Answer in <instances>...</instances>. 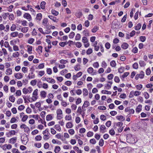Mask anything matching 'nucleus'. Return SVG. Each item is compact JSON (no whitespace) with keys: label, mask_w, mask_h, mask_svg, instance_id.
Instances as JSON below:
<instances>
[{"label":"nucleus","mask_w":153,"mask_h":153,"mask_svg":"<svg viewBox=\"0 0 153 153\" xmlns=\"http://www.w3.org/2000/svg\"><path fill=\"white\" fill-rule=\"evenodd\" d=\"M126 139L127 142L131 143H134L137 141V139L134 137L132 135L128 134L127 135Z\"/></svg>","instance_id":"1"},{"label":"nucleus","mask_w":153,"mask_h":153,"mask_svg":"<svg viewBox=\"0 0 153 153\" xmlns=\"http://www.w3.org/2000/svg\"><path fill=\"white\" fill-rule=\"evenodd\" d=\"M43 134L44 135L43 138L45 140H47L49 138V135L50 134L48 129L43 131Z\"/></svg>","instance_id":"2"},{"label":"nucleus","mask_w":153,"mask_h":153,"mask_svg":"<svg viewBox=\"0 0 153 153\" xmlns=\"http://www.w3.org/2000/svg\"><path fill=\"white\" fill-rule=\"evenodd\" d=\"M32 91V89L30 87H29L27 89L26 88H24L23 89V92L24 94H26L28 93H31Z\"/></svg>","instance_id":"3"},{"label":"nucleus","mask_w":153,"mask_h":153,"mask_svg":"<svg viewBox=\"0 0 153 153\" xmlns=\"http://www.w3.org/2000/svg\"><path fill=\"white\" fill-rule=\"evenodd\" d=\"M42 25L45 26L46 27L47 29L49 28L48 25L49 23H48V19L47 18H45L43 19L42 22Z\"/></svg>","instance_id":"4"},{"label":"nucleus","mask_w":153,"mask_h":153,"mask_svg":"<svg viewBox=\"0 0 153 153\" xmlns=\"http://www.w3.org/2000/svg\"><path fill=\"white\" fill-rule=\"evenodd\" d=\"M126 112H129V114H133L134 113V110L133 109H130L129 107H127L125 109Z\"/></svg>","instance_id":"5"},{"label":"nucleus","mask_w":153,"mask_h":153,"mask_svg":"<svg viewBox=\"0 0 153 153\" xmlns=\"http://www.w3.org/2000/svg\"><path fill=\"white\" fill-rule=\"evenodd\" d=\"M14 76L15 78L17 79H20L23 77V75L21 73H17L15 74Z\"/></svg>","instance_id":"6"},{"label":"nucleus","mask_w":153,"mask_h":153,"mask_svg":"<svg viewBox=\"0 0 153 153\" xmlns=\"http://www.w3.org/2000/svg\"><path fill=\"white\" fill-rule=\"evenodd\" d=\"M23 17L27 19L29 21H30L31 20V17L30 15L28 13H25L24 14L23 16Z\"/></svg>","instance_id":"7"},{"label":"nucleus","mask_w":153,"mask_h":153,"mask_svg":"<svg viewBox=\"0 0 153 153\" xmlns=\"http://www.w3.org/2000/svg\"><path fill=\"white\" fill-rule=\"evenodd\" d=\"M142 105H139L136 108V112L138 113H139L142 110Z\"/></svg>","instance_id":"8"},{"label":"nucleus","mask_w":153,"mask_h":153,"mask_svg":"<svg viewBox=\"0 0 153 153\" xmlns=\"http://www.w3.org/2000/svg\"><path fill=\"white\" fill-rule=\"evenodd\" d=\"M116 118L118 120L121 121H123L125 120V117L122 115L117 116H116Z\"/></svg>","instance_id":"9"},{"label":"nucleus","mask_w":153,"mask_h":153,"mask_svg":"<svg viewBox=\"0 0 153 153\" xmlns=\"http://www.w3.org/2000/svg\"><path fill=\"white\" fill-rule=\"evenodd\" d=\"M128 45L126 43H123L121 45V47L124 49H126L128 48Z\"/></svg>","instance_id":"10"},{"label":"nucleus","mask_w":153,"mask_h":153,"mask_svg":"<svg viewBox=\"0 0 153 153\" xmlns=\"http://www.w3.org/2000/svg\"><path fill=\"white\" fill-rule=\"evenodd\" d=\"M60 148L59 146H56L54 151L55 153H58L60 150Z\"/></svg>","instance_id":"11"},{"label":"nucleus","mask_w":153,"mask_h":153,"mask_svg":"<svg viewBox=\"0 0 153 153\" xmlns=\"http://www.w3.org/2000/svg\"><path fill=\"white\" fill-rule=\"evenodd\" d=\"M46 93L44 91H41L40 92V96L41 97L45 98L46 96Z\"/></svg>","instance_id":"12"},{"label":"nucleus","mask_w":153,"mask_h":153,"mask_svg":"<svg viewBox=\"0 0 153 153\" xmlns=\"http://www.w3.org/2000/svg\"><path fill=\"white\" fill-rule=\"evenodd\" d=\"M48 17L54 22H57L56 18L52 15H49Z\"/></svg>","instance_id":"13"},{"label":"nucleus","mask_w":153,"mask_h":153,"mask_svg":"<svg viewBox=\"0 0 153 153\" xmlns=\"http://www.w3.org/2000/svg\"><path fill=\"white\" fill-rule=\"evenodd\" d=\"M106 128L104 125H101L100 127V131L102 132V133H104L105 131H103Z\"/></svg>","instance_id":"14"},{"label":"nucleus","mask_w":153,"mask_h":153,"mask_svg":"<svg viewBox=\"0 0 153 153\" xmlns=\"http://www.w3.org/2000/svg\"><path fill=\"white\" fill-rule=\"evenodd\" d=\"M99 27L97 26H95L92 29L91 31L93 33H95L98 30Z\"/></svg>","instance_id":"15"},{"label":"nucleus","mask_w":153,"mask_h":153,"mask_svg":"<svg viewBox=\"0 0 153 153\" xmlns=\"http://www.w3.org/2000/svg\"><path fill=\"white\" fill-rule=\"evenodd\" d=\"M73 126V124L71 122H68L66 124V127L67 128H71Z\"/></svg>","instance_id":"16"},{"label":"nucleus","mask_w":153,"mask_h":153,"mask_svg":"<svg viewBox=\"0 0 153 153\" xmlns=\"http://www.w3.org/2000/svg\"><path fill=\"white\" fill-rule=\"evenodd\" d=\"M53 119V117L51 114L48 115L46 117V120L47 121L51 120Z\"/></svg>","instance_id":"17"},{"label":"nucleus","mask_w":153,"mask_h":153,"mask_svg":"<svg viewBox=\"0 0 153 153\" xmlns=\"http://www.w3.org/2000/svg\"><path fill=\"white\" fill-rule=\"evenodd\" d=\"M42 18V15L41 13H39L37 14L36 17L37 19L40 21Z\"/></svg>","instance_id":"18"},{"label":"nucleus","mask_w":153,"mask_h":153,"mask_svg":"<svg viewBox=\"0 0 153 153\" xmlns=\"http://www.w3.org/2000/svg\"><path fill=\"white\" fill-rule=\"evenodd\" d=\"M83 95L86 96L88 95V92L86 88H84L83 90Z\"/></svg>","instance_id":"19"},{"label":"nucleus","mask_w":153,"mask_h":153,"mask_svg":"<svg viewBox=\"0 0 153 153\" xmlns=\"http://www.w3.org/2000/svg\"><path fill=\"white\" fill-rule=\"evenodd\" d=\"M46 4V3L44 1H42L40 4V7L41 9H44L45 8V5Z\"/></svg>","instance_id":"20"},{"label":"nucleus","mask_w":153,"mask_h":153,"mask_svg":"<svg viewBox=\"0 0 153 153\" xmlns=\"http://www.w3.org/2000/svg\"><path fill=\"white\" fill-rule=\"evenodd\" d=\"M17 140L16 137H14L10 139V143L14 144L16 141Z\"/></svg>","instance_id":"21"},{"label":"nucleus","mask_w":153,"mask_h":153,"mask_svg":"<svg viewBox=\"0 0 153 153\" xmlns=\"http://www.w3.org/2000/svg\"><path fill=\"white\" fill-rule=\"evenodd\" d=\"M2 148L3 150H6V149H10V145H7V144H4L2 146Z\"/></svg>","instance_id":"22"},{"label":"nucleus","mask_w":153,"mask_h":153,"mask_svg":"<svg viewBox=\"0 0 153 153\" xmlns=\"http://www.w3.org/2000/svg\"><path fill=\"white\" fill-rule=\"evenodd\" d=\"M27 51L29 54H31V52L32 51L33 47L32 46H29V45H27Z\"/></svg>","instance_id":"23"},{"label":"nucleus","mask_w":153,"mask_h":153,"mask_svg":"<svg viewBox=\"0 0 153 153\" xmlns=\"http://www.w3.org/2000/svg\"><path fill=\"white\" fill-rule=\"evenodd\" d=\"M141 27V24L140 23H139L135 27V29L136 30H140Z\"/></svg>","instance_id":"24"},{"label":"nucleus","mask_w":153,"mask_h":153,"mask_svg":"<svg viewBox=\"0 0 153 153\" xmlns=\"http://www.w3.org/2000/svg\"><path fill=\"white\" fill-rule=\"evenodd\" d=\"M80 65L79 64H77L76 66L74 67V69L76 71H78L80 69V68L79 67Z\"/></svg>","instance_id":"25"},{"label":"nucleus","mask_w":153,"mask_h":153,"mask_svg":"<svg viewBox=\"0 0 153 153\" xmlns=\"http://www.w3.org/2000/svg\"><path fill=\"white\" fill-rule=\"evenodd\" d=\"M139 64L140 66L141 67L144 66L146 64L142 60H140L139 62Z\"/></svg>","instance_id":"26"},{"label":"nucleus","mask_w":153,"mask_h":153,"mask_svg":"<svg viewBox=\"0 0 153 153\" xmlns=\"http://www.w3.org/2000/svg\"><path fill=\"white\" fill-rule=\"evenodd\" d=\"M101 93L103 94H111V92L110 91H108L107 90H102L101 91Z\"/></svg>","instance_id":"27"},{"label":"nucleus","mask_w":153,"mask_h":153,"mask_svg":"<svg viewBox=\"0 0 153 153\" xmlns=\"http://www.w3.org/2000/svg\"><path fill=\"white\" fill-rule=\"evenodd\" d=\"M94 71V69L92 67L89 68L87 69L88 72L90 74H92Z\"/></svg>","instance_id":"28"},{"label":"nucleus","mask_w":153,"mask_h":153,"mask_svg":"<svg viewBox=\"0 0 153 153\" xmlns=\"http://www.w3.org/2000/svg\"><path fill=\"white\" fill-rule=\"evenodd\" d=\"M138 75H139V76L140 78L142 79L144 77V72L143 71H141L140 73L139 74H138Z\"/></svg>","instance_id":"29"},{"label":"nucleus","mask_w":153,"mask_h":153,"mask_svg":"<svg viewBox=\"0 0 153 153\" xmlns=\"http://www.w3.org/2000/svg\"><path fill=\"white\" fill-rule=\"evenodd\" d=\"M83 33L84 34L85 36H89V32L87 30H84L83 31Z\"/></svg>","instance_id":"30"},{"label":"nucleus","mask_w":153,"mask_h":153,"mask_svg":"<svg viewBox=\"0 0 153 153\" xmlns=\"http://www.w3.org/2000/svg\"><path fill=\"white\" fill-rule=\"evenodd\" d=\"M90 105L89 102L88 101H85L84 103V108H86L89 106Z\"/></svg>","instance_id":"31"},{"label":"nucleus","mask_w":153,"mask_h":153,"mask_svg":"<svg viewBox=\"0 0 153 153\" xmlns=\"http://www.w3.org/2000/svg\"><path fill=\"white\" fill-rule=\"evenodd\" d=\"M110 65L112 67H115L116 66V63L115 61L112 60L110 63Z\"/></svg>","instance_id":"32"},{"label":"nucleus","mask_w":153,"mask_h":153,"mask_svg":"<svg viewBox=\"0 0 153 153\" xmlns=\"http://www.w3.org/2000/svg\"><path fill=\"white\" fill-rule=\"evenodd\" d=\"M54 128L57 130L58 131H60L61 130V128L60 126L58 125H56L54 126Z\"/></svg>","instance_id":"33"},{"label":"nucleus","mask_w":153,"mask_h":153,"mask_svg":"<svg viewBox=\"0 0 153 153\" xmlns=\"http://www.w3.org/2000/svg\"><path fill=\"white\" fill-rule=\"evenodd\" d=\"M51 13L53 14L55 16L58 15L59 14V13L58 12L53 9L51 10Z\"/></svg>","instance_id":"34"},{"label":"nucleus","mask_w":153,"mask_h":153,"mask_svg":"<svg viewBox=\"0 0 153 153\" xmlns=\"http://www.w3.org/2000/svg\"><path fill=\"white\" fill-rule=\"evenodd\" d=\"M28 30V27H24L22 28L21 30V31L23 33H25L27 32Z\"/></svg>","instance_id":"35"},{"label":"nucleus","mask_w":153,"mask_h":153,"mask_svg":"<svg viewBox=\"0 0 153 153\" xmlns=\"http://www.w3.org/2000/svg\"><path fill=\"white\" fill-rule=\"evenodd\" d=\"M75 35V33L73 32H72L69 35V37L70 39L73 38L74 37Z\"/></svg>","instance_id":"36"},{"label":"nucleus","mask_w":153,"mask_h":153,"mask_svg":"<svg viewBox=\"0 0 153 153\" xmlns=\"http://www.w3.org/2000/svg\"><path fill=\"white\" fill-rule=\"evenodd\" d=\"M124 67H121L120 68L118 69V72L120 73H122L124 72Z\"/></svg>","instance_id":"37"},{"label":"nucleus","mask_w":153,"mask_h":153,"mask_svg":"<svg viewBox=\"0 0 153 153\" xmlns=\"http://www.w3.org/2000/svg\"><path fill=\"white\" fill-rule=\"evenodd\" d=\"M37 82V80L36 79H34L31 81L30 82V84L33 86L35 85Z\"/></svg>","instance_id":"38"},{"label":"nucleus","mask_w":153,"mask_h":153,"mask_svg":"<svg viewBox=\"0 0 153 153\" xmlns=\"http://www.w3.org/2000/svg\"><path fill=\"white\" fill-rule=\"evenodd\" d=\"M42 137L40 135H37L35 137L36 141H40L42 140Z\"/></svg>","instance_id":"39"},{"label":"nucleus","mask_w":153,"mask_h":153,"mask_svg":"<svg viewBox=\"0 0 153 153\" xmlns=\"http://www.w3.org/2000/svg\"><path fill=\"white\" fill-rule=\"evenodd\" d=\"M104 141L103 139H101L99 142V145L101 146H102L104 144Z\"/></svg>","instance_id":"40"},{"label":"nucleus","mask_w":153,"mask_h":153,"mask_svg":"<svg viewBox=\"0 0 153 153\" xmlns=\"http://www.w3.org/2000/svg\"><path fill=\"white\" fill-rule=\"evenodd\" d=\"M82 42L84 43H85L88 42V39L86 37H83L82 39Z\"/></svg>","instance_id":"41"},{"label":"nucleus","mask_w":153,"mask_h":153,"mask_svg":"<svg viewBox=\"0 0 153 153\" xmlns=\"http://www.w3.org/2000/svg\"><path fill=\"white\" fill-rule=\"evenodd\" d=\"M93 51L91 48H89L86 51V53L88 55L91 54L92 53Z\"/></svg>","instance_id":"42"},{"label":"nucleus","mask_w":153,"mask_h":153,"mask_svg":"<svg viewBox=\"0 0 153 153\" xmlns=\"http://www.w3.org/2000/svg\"><path fill=\"white\" fill-rule=\"evenodd\" d=\"M140 39L141 42H143L146 40V38L145 36H141L140 37Z\"/></svg>","instance_id":"43"},{"label":"nucleus","mask_w":153,"mask_h":153,"mask_svg":"<svg viewBox=\"0 0 153 153\" xmlns=\"http://www.w3.org/2000/svg\"><path fill=\"white\" fill-rule=\"evenodd\" d=\"M80 37L81 36L80 34L79 33H77L76 36L75 38V40H79L80 39Z\"/></svg>","instance_id":"44"},{"label":"nucleus","mask_w":153,"mask_h":153,"mask_svg":"<svg viewBox=\"0 0 153 153\" xmlns=\"http://www.w3.org/2000/svg\"><path fill=\"white\" fill-rule=\"evenodd\" d=\"M65 118L66 120H70L71 119V116L70 115H67Z\"/></svg>","instance_id":"45"},{"label":"nucleus","mask_w":153,"mask_h":153,"mask_svg":"<svg viewBox=\"0 0 153 153\" xmlns=\"http://www.w3.org/2000/svg\"><path fill=\"white\" fill-rule=\"evenodd\" d=\"M18 34V33L17 32H14L11 33V35L13 37L16 36Z\"/></svg>","instance_id":"46"},{"label":"nucleus","mask_w":153,"mask_h":153,"mask_svg":"<svg viewBox=\"0 0 153 153\" xmlns=\"http://www.w3.org/2000/svg\"><path fill=\"white\" fill-rule=\"evenodd\" d=\"M114 81L117 83H119L120 81V79L118 76H115L114 78Z\"/></svg>","instance_id":"47"},{"label":"nucleus","mask_w":153,"mask_h":153,"mask_svg":"<svg viewBox=\"0 0 153 153\" xmlns=\"http://www.w3.org/2000/svg\"><path fill=\"white\" fill-rule=\"evenodd\" d=\"M28 116L27 115H24L22 119V121L23 122H25Z\"/></svg>","instance_id":"48"},{"label":"nucleus","mask_w":153,"mask_h":153,"mask_svg":"<svg viewBox=\"0 0 153 153\" xmlns=\"http://www.w3.org/2000/svg\"><path fill=\"white\" fill-rule=\"evenodd\" d=\"M22 71L24 73H26L27 72L28 69L26 67H23L22 68Z\"/></svg>","instance_id":"49"},{"label":"nucleus","mask_w":153,"mask_h":153,"mask_svg":"<svg viewBox=\"0 0 153 153\" xmlns=\"http://www.w3.org/2000/svg\"><path fill=\"white\" fill-rule=\"evenodd\" d=\"M145 98L146 99H148L149 97V94L147 92H145L144 93Z\"/></svg>","instance_id":"50"},{"label":"nucleus","mask_w":153,"mask_h":153,"mask_svg":"<svg viewBox=\"0 0 153 153\" xmlns=\"http://www.w3.org/2000/svg\"><path fill=\"white\" fill-rule=\"evenodd\" d=\"M75 45L78 48H80L82 46V44L80 42H77L76 43Z\"/></svg>","instance_id":"51"},{"label":"nucleus","mask_w":153,"mask_h":153,"mask_svg":"<svg viewBox=\"0 0 153 153\" xmlns=\"http://www.w3.org/2000/svg\"><path fill=\"white\" fill-rule=\"evenodd\" d=\"M56 113L57 116L59 115H61L62 114V111L61 109H58L56 111Z\"/></svg>","instance_id":"52"},{"label":"nucleus","mask_w":153,"mask_h":153,"mask_svg":"<svg viewBox=\"0 0 153 153\" xmlns=\"http://www.w3.org/2000/svg\"><path fill=\"white\" fill-rule=\"evenodd\" d=\"M25 107L24 105H21L19 106L18 108V109L20 111L23 110L25 108Z\"/></svg>","instance_id":"53"},{"label":"nucleus","mask_w":153,"mask_h":153,"mask_svg":"<svg viewBox=\"0 0 153 153\" xmlns=\"http://www.w3.org/2000/svg\"><path fill=\"white\" fill-rule=\"evenodd\" d=\"M94 133L93 132L89 131L87 133V135L88 137H91L93 135Z\"/></svg>","instance_id":"54"},{"label":"nucleus","mask_w":153,"mask_h":153,"mask_svg":"<svg viewBox=\"0 0 153 153\" xmlns=\"http://www.w3.org/2000/svg\"><path fill=\"white\" fill-rule=\"evenodd\" d=\"M38 89H36L33 92V95H35V97H37V96L38 95Z\"/></svg>","instance_id":"55"},{"label":"nucleus","mask_w":153,"mask_h":153,"mask_svg":"<svg viewBox=\"0 0 153 153\" xmlns=\"http://www.w3.org/2000/svg\"><path fill=\"white\" fill-rule=\"evenodd\" d=\"M136 86L137 89L139 90H140L143 87L142 85L141 84L137 85Z\"/></svg>","instance_id":"56"},{"label":"nucleus","mask_w":153,"mask_h":153,"mask_svg":"<svg viewBox=\"0 0 153 153\" xmlns=\"http://www.w3.org/2000/svg\"><path fill=\"white\" fill-rule=\"evenodd\" d=\"M90 142L93 144H95L96 143V141L94 139H92L90 140Z\"/></svg>","instance_id":"57"},{"label":"nucleus","mask_w":153,"mask_h":153,"mask_svg":"<svg viewBox=\"0 0 153 153\" xmlns=\"http://www.w3.org/2000/svg\"><path fill=\"white\" fill-rule=\"evenodd\" d=\"M65 84L68 86H70L72 84V82L71 81H67L65 82Z\"/></svg>","instance_id":"58"},{"label":"nucleus","mask_w":153,"mask_h":153,"mask_svg":"<svg viewBox=\"0 0 153 153\" xmlns=\"http://www.w3.org/2000/svg\"><path fill=\"white\" fill-rule=\"evenodd\" d=\"M67 44L65 42H62L59 43V45L62 47H64Z\"/></svg>","instance_id":"59"},{"label":"nucleus","mask_w":153,"mask_h":153,"mask_svg":"<svg viewBox=\"0 0 153 153\" xmlns=\"http://www.w3.org/2000/svg\"><path fill=\"white\" fill-rule=\"evenodd\" d=\"M100 119L102 120H106V117L104 115H101L100 116Z\"/></svg>","instance_id":"60"},{"label":"nucleus","mask_w":153,"mask_h":153,"mask_svg":"<svg viewBox=\"0 0 153 153\" xmlns=\"http://www.w3.org/2000/svg\"><path fill=\"white\" fill-rule=\"evenodd\" d=\"M133 67L134 69H137L138 68V64L137 63L135 62L134 64L133 65Z\"/></svg>","instance_id":"61"},{"label":"nucleus","mask_w":153,"mask_h":153,"mask_svg":"<svg viewBox=\"0 0 153 153\" xmlns=\"http://www.w3.org/2000/svg\"><path fill=\"white\" fill-rule=\"evenodd\" d=\"M88 59H87L84 58L83 59V63L84 65H85L87 63V62H88Z\"/></svg>","instance_id":"62"},{"label":"nucleus","mask_w":153,"mask_h":153,"mask_svg":"<svg viewBox=\"0 0 153 153\" xmlns=\"http://www.w3.org/2000/svg\"><path fill=\"white\" fill-rule=\"evenodd\" d=\"M129 74V73L128 72H125L123 74V75L122 77L123 78H124L125 77H126Z\"/></svg>","instance_id":"63"},{"label":"nucleus","mask_w":153,"mask_h":153,"mask_svg":"<svg viewBox=\"0 0 153 153\" xmlns=\"http://www.w3.org/2000/svg\"><path fill=\"white\" fill-rule=\"evenodd\" d=\"M105 46L106 48L109 49L111 45L109 43L107 42L105 44Z\"/></svg>","instance_id":"64"}]
</instances>
